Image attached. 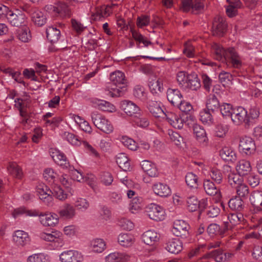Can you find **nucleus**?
Here are the masks:
<instances>
[{
	"label": "nucleus",
	"instance_id": "37",
	"mask_svg": "<svg viewBox=\"0 0 262 262\" xmlns=\"http://www.w3.org/2000/svg\"><path fill=\"white\" fill-rule=\"evenodd\" d=\"M154 192L160 196H167L171 193V190L169 187L163 183H157L152 187Z\"/></svg>",
	"mask_w": 262,
	"mask_h": 262
},
{
	"label": "nucleus",
	"instance_id": "5",
	"mask_svg": "<svg viewBox=\"0 0 262 262\" xmlns=\"http://www.w3.org/2000/svg\"><path fill=\"white\" fill-rule=\"evenodd\" d=\"M195 164L199 166V170L201 171L203 174L205 176H210L211 178L216 183L220 184L221 183L223 176L220 170L216 168L211 169L208 166L205 165L201 162H195Z\"/></svg>",
	"mask_w": 262,
	"mask_h": 262
},
{
	"label": "nucleus",
	"instance_id": "58",
	"mask_svg": "<svg viewBox=\"0 0 262 262\" xmlns=\"http://www.w3.org/2000/svg\"><path fill=\"white\" fill-rule=\"evenodd\" d=\"M90 207L89 201L82 198H78L75 201V207L81 212H85Z\"/></svg>",
	"mask_w": 262,
	"mask_h": 262
},
{
	"label": "nucleus",
	"instance_id": "54",
	"mask_svg": "<svg viewBox=\"0 0 262 262\" xmlns=\"http://www.w3.org/2000/svg\"><path fill=\"white\" fill-rule=\"evenodd\" d=\"M7 170L10 174L16 178L20 179L22 177L21 169L16 163H10L8 166Z\"/></svg>",
	"mask_w": 262,
	"mask_h": 262
},
{
	"label": "nucleus",
	"instance_id": "48",
	"mask_svg": "<svg viewBox=\"0 0 262 262\" xmlns=\"http://www.w3.org/2000/svg\"><path fill=\"white\" fill-rule=\"evenodd\" d=\"M61 136L64 140H67L73 145L79 146L81 144V142L77 136L69 132H62L61 133Z\"/></svg>",
	"mask_w": 262,
	"mask_h": 262
},
{
	"label": "nucleus",
	"instance_id": "27",
	"mask_svg": "<svg viewBox=\"0 0 262 262\" xmlns=\"http://www.w3.org/2000/svg\"><path fill=\"white\" fill-rule=\"evenodd\" d=\"M193 134L196 140L200 144L207 145L208 139L204 128L200 125H195L193 129Z\"/></svg>",
	"mask_w": 262,
	"mask_h": 262
},
{
	"label": "nucleus",
	"instance_id": "22",
	"mask_svg": "<svg viewBox=\"0 0 262 262\" xmlns=\"http://www.w3.org/2000/svg\"><path fill=\"white\" fill-rule=\"evenodd\" d=\"M32 21L36 26L41 27L43 26L47 21L46 14L36 8H33L30 12Z\"/></svg>",
	"mask_w": 262,
	"mask_h": 262
},
{
	"label": "nucleus",
	"instance_id": "17",
	"mask_svg": "<svg viewBox=\"0 0 262 262\" xmlns=\"http://www.w3.org/2000/svg\"><path fill=\"white\" fill-rule=\"evenodd\" d=\"M227 56L225 60L232 67L238 69L242 66V58L234 48H229L227 50Z\"/></svg>",
	"mask_w": 262,
	"mask_h": 262
},
{
	"label": "nucleus",
	"instance_id": "62",
	"mask_svg": "<svg viewBox=\"0 0 262 262\" xmlns=\"http://www.w3.org/2000/svg\"><path fill=\"white\" fill-rule=\"evenodd\" d=\"M168 134L171 141L176 145L180 146L182 143H184L183 138L178 132L169 130Z\"/></svg>",
	"mask_w": 262,
	"mask_h": 262
},
{
	"label": "nucleus",
	"instance_id": "6",
	"mask_svg": "<svg viewBox=\"0 0 262 262\" xmlns=\"http://www.w3.org/2000/svg\"><path fill=\"white\" fill-rule=\"evenodd\" d=\"M9 13L7 19L12 26L19 27L26 25L27 18L24 13L18 10L15 11L11 10Z\"/></svg>",
	"mask_w": 262,
	"mask_h": 262
},
{
	"label": "nucleus",
	"instance_id": "19",
	"mask_svg": "<svg viewBox=\"0 0 262 262\" xmlns=\"http://www.w3.org/2000/svg\"><path fill=\"white\" fill-rule=\"evenodd\" d=\"M59 216L67 220L74 219L76 215V210L74 206L70 203H66L62 205L58 211Z\"/></svg>",
	"mask_w": 262,
	"mask_h": 262
},
{
	"label": "nucleus",
	"instance_id": "34",
	"mask_svg": "<svg viewBox=\"0 0 262 262\" xmlns=\"http://www.w3.org/2000/svg\"><path fill=\"white\" fill-rule=\"evenodd\" d=\"M141 165L142 169L149 177H156L158 176V169L154 163L148 160H144L142 162Z\"/></svg>",
	"mask_w": 262,
	"mask_h": 262
},
{
	"label": "nucleus",
	"instance_id": "30",
	"mask_svg": "<svg viewBox=\"0 0 262 262\" xmlns=\"http://www.w3.org/2000/svg\"><path fill=\"white\" fill-rule=\"evenodd\" d=\"M204 189L208 195H215L217 200H220L221 199V194L219 189L210 180H206L204 181Z\"/></svg>",
	"mask_w": 262,
	"mask_h": 262
},
{
	"label": "nucleus",
	"instance_id": "3",
	"mask_svg": "<svg viewBox=\"0 0 262 262\" xmlns=\"http://www.w3.org/2000/svg\"><path fill=\"white\" fill-rule=\"evenodd\" d=\"M91 116L93 124L98 129L106 134H110L113 132V125L104 116L94 112L91 114Z\"/></svg>",
	"mask_w": 262,
	"mask_h": 262
},
{
	"label": "nucleus",
	"instance_id": "2",
	"mask_svg": "<svg viewBox=\"0 0 262 262\" xmlns=\"http://www.w3.org/2000/svg\"><path fill=\"white\" fill-rule=\"evenodd\" d=\"M110 79L112 83L107 88V94L113 97L120 96L126 90L124 74L120 71H116L110 74Z\"/></svg>",
	"mask_w": 262,
	"mask_h": 262
},
{
	"label": "nucleus",
	"instance_id": "45",
	"mask_svg": "<svg viewBox=\"0 0 262 262\" xmlns=\"http://www.w3.org/2000/svg\"><path fill=\"white\" fill-rule=\"evenodd\" d=\"M201 86L200 82L198 78L197 75L193 73L190 74L188 78V81L186 85V89H190L193 91H196Z\"/></svg>",
	"mask_w": 262,
	"mask_h": 262
},
{
	"label": "nucleus",
	"instance_id": "42",
	"mask_svg": "<svg viewBox=\"0 0 262 262\" xmlns=\"http://www.w3.org/2000/svg\"><path fill=\"white\" fill-rule=\"evenodd\" d=\"M211 256L217 262H224L229 260L232 256L231 253L225 252L221 250H215L212 252Z\"/></svg>",
	"mask_w": 262,
	"mask_h": 262
},
{
	"label": "nucleus",
	"instance_id": "52",
	"mask_svg": "<svg viewBox=\"0 0 262 262\" xmlns=\"http://www.w3.org/2000/svg\"><path fill=\"white\" fill-rule=\"evenodd\" d=\"M57 15L61 16H70L71 11L69 6L64 2H58L56 4Z\"/></svg>",
	"mask_w": 262,
	"mask_h": 262
},
{
	"label": "nucleus",
	"instance_id": "4",
	"mask_svg": "<svg viewBox=\"0 0 262 262\" xmlns=\"http://www.w3.org/2000/svg\"><path fill=\"white\" fill-rule=\"evenodd\" d=\"M39 237L42 240L52 243L54 249L61 247L63 245L62 233L58 231L51 233L41 232L39 234Z\"/></svg>",
	"mask_w": 262,
	"mask_h": 262
},
{
	"label": "nucleus",
	"instance_id": "13",
	"mask_svg": "<svg viewBox=\"0 0 262 262\" xmlns=\"http://www.w3.org/2000/svg\"><path fill=\"white\" fill-rule=\"evenodd\" d=\"M256 147L253 140L248 137H245L240 140L239 144V150L246 155L253 154L255 150Z\"/></svg>",
	"mask_w": 262,
	"mask_h": 262
},
{
	"label": "nucleus",
	"instance_id": "51",
	"mask_svg": "<svg viewBox=\"0 0 262 262\" xmlns=\"http://www.w3.org/2000/svg\"><path fill=\"white\" fill-rule=\"evenodd\" d=\"M221 105L216 96L214 95H210L208 96L206 101V108L212 112L218 110Z\"/></svg>",
	"mask_w": 262,
	"mask_h": 262
},
{
	"label": "nucleus",
	"instance_id": "35",
	"mask_svg": "<svg viewBox=\"0 0 262 262\" xmlns=\"http://www.w3.org/2000/svg\"><path fill=\"white\" fill-rule=\"evenodd\" d=\"M129 255L125 253L113 252L105 257L106 262H126L129 259Z\"/></svg>",
	"mask_w": 262,
	"mask_h": 262
},
{
	"label": "nucleus",
	"instance_id": "8",
	"mask_svg": "<svg viewBox=\"0 0 262 262\" xmlns=\"http://www.w3.org/2000/svg\"><path fill=\"white\" fill-rule=\"evenodd\" d=\"M36 191L39 199L48 206L53 204V198L51 194V190L43 183H39L36 186Z\"/></svg>",
	"mask_w": 262,
	"mask_h": 262
},
{
	"label": "nucleus",
	"instance_id": "50",
	"mask_svg": "<svg viewBox=\"0 0 262 262\" xmlns=\"http://www.w3.org/2000/svg\"><path fill=\"white\" fill-rule=\"evenodd\" d=\"M134 241V236L128 233H121L118 237V242L120 245L123 247L131 246Z\"/></svg>",
	"mask_w": 262,
	"mask_h": 262
},
{
	"label": "nucleus",
	"instance_id": "64",
	"mask_svg": "<svg viewBox=\"0 0 262 262\" xmlns=\"http://www.w3.org/2000/svg\"><path fill=\"white\" fill-rule=\"evenodd\" d=\"M219 78L220 81L224 86H227L232 83L233 76L228 72L222 71L219 74Z\"/></svg>",
	"mask_w": 262,
	"mask_h": 262
},
{
	"label": "nucleus",
	"instance_id": "49",
	"mask_svg": "<svg viewBox=\"0 0 262 262\" xmlns=\"http://www.w3.org/2000/svg\"><path fill=\"white\" fill-rule=\"evenodd\" d=\"M105 242L100 238H96L91 242L90 249L96 253H101L105 249Z\"/></svg>",
	"mask_w": 262,
	"mask_h": 262
},
{
	"label": "nucleus",
	"instance_id": "29",
	"mask_svg": "<svg viewBox=\"0 0 262 262\" xmlns=\"http://www.w3.org/2000/svg\"><path fill=\"white\" fill-rule=\"evenodd\" d=\"M9 210L10 212H12V215L15 219L21 215L37 216L38 215V211L36 210H26L24 208H19L14 209L13 207H10L9 208Z\"/></svg>",
	"mask_w": 262,
	"mask_h": 262
},
{
	"label": "nucleus",
	"instance_id": "23",
	"mask_svg": "<svg viewBox=\"0 0 262 262\" xmlns=\"http://www.w3.org/2000/svg\"><path fill=\"white\" fill-rule=\"evenodd\" d=\"M165 249L169 253L177 254L183 249V243L179 238H171L165 244Z\"/></svg>",
	"mask_w": 262,
	"mask_h": 262
},
{
	"label": "nucleus",
	"instance_id": "1",
	"mask_svg": "<svg viewBox=\"0 0 262 262\" xmlns=\"http://www.w3.org/2000/svg\"><path fill=\"white\" fill-rule=\"evenodd\" d=\"M233 112L231 118L233 123L236 125L245 123L249 126L254 123L259 115V112L255 107H251L248 112L244 107L238 106L234 108Z\"/></svg>",
	"mask_w": 262,
	"mask_h": 262
},
{
	"label": "nucleus",
	"instance_id": "60",
	"mask_svg": "<svg viewBox=\"0 0 262 262\" xmlns=\"http://www.w3.org/2000/svg\"><path fill=\"white\" fill-rule=\"evenodd\" d=\"M228 220L232 226H235L243 222L244 218L242 213L236 212L229 214L228 216Z\"/></svg>",
	"mask_w": 262,
	"mask_h": 262
},
{
	"label": "nucleus",
	"instance_id": "57",
	"mask_svg": "<svg viewBox=\"0 0 262 262\" xmlns=\"http://www.w3.org/2000/svg\"><path fill=\"white\" fill-rule=\"evenodd\" d=\"M2 71L9 76L17 82L25 85V82L23 80L22 77L20 76V73L18 71H14L11 68H5L2 69Z\"/></svg>",
	"mask_w": 262,
	"mask_h": 262
},
{
	"label": "nucleus",
	"instance_id": "47",
	"mask_svg": "<svg viewBox=\"0 0 262 262\" xmlns=\"http://www.w3.org/2000/svg\"><path fill=\"white\" fill-rule=\"evenodd\" d=\"M133 122L138 127L145 128L149 125V121L147 117L141 113L132 119Z\"/></svg>",
	"mask_w": 262,
	"mask_h": 262
},
{
	"label": "nucleus",
	"instance_id": "21",
	"mask_svg": "<svg viewBox=\"0 0 262 262\" xmlns=\"http://www.w3.org/2000/svg\"><path fill=\"white\" fill-rule=\"evenodd\" d=\"M148 108L152 115L156 118L164 119L168 111H165L164 106L157 101H151L149 102Z\"/></svg>",
	"mask_w": 262,
	"mask_h": 262
},
{
	"label": "nucleus",
	"instance_id": "44",
	"mask_svg": "<svg viewBox=\"0 0 262 262\" xmlns=\"http://www.w3.org/2000/svg\"><path fill=\"white\" fill-rule=\"evenodd\" d=\"M148 86L151 93L158 94L163 90V84L160 79L155 78L149 81Z\"/></svg>",
	"mask_w": 262,
	"mask_h": 262
},
{
	"label": "nucleus",
	"instance_id": "25",
	"mask_svg": "<svg viewBox=\"0 0 262 262\" xmlns=\"http://www.w3.org/2000/svg\"><path fill=\"white\" fill-rule=\"evenodd\" d=\"M168 123L173 127L177 129H181L183 127V116L173 112L168 111L165 118Z\"/></svg>",
	"mask_w": 262,
	"mask_h": 262
},
{
	"label": "nucleus",
	"instance_id": "41",
	"mask_svg": "<svg viewBox=\"0 0 262 262\" xmlns=\"http://www.w3.org/2000/svg\"><path fill=\"white\" fill-rule=\"evenodd\" d=\"M46 35L48 39L52 43L57 42L59 39L61 33L59 29L53 26L48 27L46 29Z\"/></svg>",
	"mask_w": 262,
	"mask_h": 262
},
{
	"label": "nucleus",
	"instance_id": "46",
	"mask_svg": "<svg viewBox=\"0 0 262 262\" xmlns=\"http://www.w3.org/2000/svg\"><path fill=\"white\" fill-rule=\"evenodd\" d=\"M200 120L204 124L211 125L214 123L213 116L210 111L203 109L200 112Z\"/></svg>",
	"mask_w": 262,
	"mask_h": 262
},
{
	"label": "nucleus",
	"instance_id": "55",
	"mask_svg": "<svg viewBox=\"0 0 262 262\" xmlns=\"http://www.w3.org/2000/svg\"><path fill=\"white\" fill-rule=\"evenodd\" d=\"M50 257L43 253L33 254L27 258V262H49Z\"/></svg>",
	"mask_w": 262,
	"mask_h": 262
},
{
	"label": "nucleus",
	"instance_id": "59",
	"mask_svg": "<svg viewBox=\"0 0 262 262\" xmlns=\"http://www.w3.org/2000/svg\"><path fill=\"white\" fill-rule=\"evenodd\" d=\"M229 207L232 210L241 211L243 208V202L241 198L236 196L230 200Z\"/></svg>",
	"mask_w": 262,
	"mask_h": 262
},
{
	"label": "nucleus",
	"instance_id": "10",
	"mask_svg": "<svg viewBox=\"0 0 262 262\" xmlns=\"http://www.w3.org/2000/svg\"><path fill=\"white\" fill-rule=\"evenodd\" d=\"M224 172L228 178L229 184L232 187L236 188L243 182V178L241 177L242 175L236 173L229 165H225L223 167Z\"/></svg>",
	"mask_w": 262,
	"mask_h": 262
},
{
	"label": "nucleus",
	"instance_id": "43",
	"mask_svg": "<svg viewBox=\"0 0 262 262\" xmlns=\"http://www.w3.org/2000/svg\"><path fill=\"white\" fill-rule=\"evenodd\" d=\"M116 163L123 171L129 170L130 164L126 155L124 153H119L116 156Z\"/></svg>",
	"mask_w": 262,
	"mask_h": 262
},
{
	"label": "nucleus",
	"instance_id": "40",
	"mask_svg": "<svg viewBox=\"0 0 262 262\" xmlns=\"http://www.w3.org/2000/svg\"><path fill=\"white\" fill-rule=\"evenodd\" d=\"M95 106L98 109L110 113H113L116 111V107L112 103L104 100H96L94 102Z\"/></svg>",
	"mask_w": 262,
	"mask_h": 262
},
{
	"label": "nucleus",
	"instance_id": "24",
	"mask_svg": "<svg viewBox=\"0 0 262 262\" xmlns=\"http://www.w3.org/2000/svg\"><path fill=\"white\" fill-rule=\"evenodd\" d=\"M113 6L114 5L103 6L96 8L94 11H92V18L95 20H99L110 16L112 13V8Z\"/></svg>",
	"mask_w": 262,
	"mask_h": 262
},
{
	"label": "nucleus",
	"instance_id": "28",
	"mask_svg": "<svg viewBox=\"0 0 262 262\" xmlns=\"http://www.w3.org/2000/svg\"><path fill=\"white\" fill-rule=\"evenodd\" d=\"M167 98L169 102L176 106L181 102L183 96L178 89L169 88L167 90Z\"/></svg>",
	"mask_w": 262,
	"mask_h": 262
},
{
	"label": "nucleus",
	"instance_id": "12",
	"mask_svg": "<svg viewBox=\"0 0 262 262\" xmlns=\"http://www.w3.org/2000/svg\"><path fill=\"white\" fill-rule=\"evenodd\" d=\"M61 262H81L83 259L82 254L79 251L69 250L63 251L59 255Z\"/></svg>",
	"mask_w": 262,
	"mask_h": 262
},
{
	"label": "nucleus",
	"instance_id": "56",
	"mask_svg": "<svg viewBox=\"0 0 262 262\" xmlns=\"http://www.w3.org/2000/svg\"><path fill=\"white\" fill-rule=\"evenodd\" d=\"M143 199L139 196H135L132 200L130 203L129 210L133 213H135L142 207Z\"/></svg>",
	"mask_w": 262,
	"mask_h": 262
},
{
	"label": "nucleus",
	"instance_id": "53",
	"mask_svg": "<svg viewBox=\"0 0 262 262\" xmlns=\"http://www.w3.org/2000/svg\"><path fill=\"white\" fill-rule=\"evenodd\" d=\"M51 194L61 201L66 200L68 196L60 186L56 183L53 184L52 185Z\"/></svg>",
	"mask_w": 262,
	"mask_h": 262
},
{
	"label": "nucleus",
	"instance_id": "15",
	"mask_svg": "<svg viewBox=\"0 0 262 262\" xmlns=\"http://www.w3.org/2000/svg\"><path fill=\"white\" fill-rule=\"evenodd\" d=\"M121 107L126 115L132 117V119L141 112L140 108L136 104L129 100L122 101Z\"/></svg>",
	"mask_w": 262,
	"mask_h": 262
},
{
	"label": "nucleus",
	"instance_id": "63",
	"mask_svg": "<svg viewBox=\"0 0 262 262\" xmlns=\"http://www.w3.org/2000/svg\"><path fill=\"white\" fill-rule=\"evenodd\" d=\"M185 181L190 187L196 188L198 185V177L192 172H188L185 176Z\"/></svg>",
	"mask_w": 262,
	"mask_h": 262
},
{
	"label": "nucleus",
	"instance_id": "26",
	"mask_svg": "<svg viewBox=\"0 0 262 262\" xmlns=\"http://www.w3.org/2000/svg\"><path fill=\"white\" fill-rule=\"evenodd\" d=\"M236 170L239 175L242 176L250 174L252 171V166L249 161L242 159L238 161L236 165Z\"/></svg>",
	"mask_w": 262,
	"mask_h": 262
},
{
	"label": "nucleus",
	"instance_id": "14",
	"mask_svg": "<svg viewBox=\"0 0 262 262\" xmlns=\"http://www.w3.org/2000/svg\"><path fill=\"white\" fill-rule=\"evenodd\" d=\"M50 156L54 161L63 169H68L70 167V163L63 152L57 149H51Z\"/></svg>",
	"mask_w": 262,
	"mask_h": 262
},
{
	"label": "nucleus",
	"instance_id": "11",
	"mask_svg": "<svg viewBox=\"0 0 262 262\" xmlns=\"http://www.w3.org/2000/svg\"><path fill=\"white\" fill-rule=\"evenodd\" d=\"M12 241L18 247H24L29 244L31 238L29 234L21 230L15 231L12 235Z\"/></svg>",
	"mask_w": 262,
	"mask_h": 262
},
{
	"label": "nucleus",
	"instance_id": "31",
	"mask_svg": "<svg viewBox=\"0 0 262 262\" xmlns=\"http://www.w3.org/2000/svg\"><path fill=\"white\" fill-rule=\"evenodd\" d=\"M211 52L215 59L224 60L227 56V50H225L220 45L213 42L211 45Z\"/></svg>",
	"mask_w": 262,
	"mask_h": 262
},
{
	"label": "nucleus",
	"instance_id": "38",
	"mask_svg": "<svg viewBox=\"0 0 262 262\" xmlns=\"http://www.w3.org/2000/svg\"><path fill=\"white\" fill-rule=\"evenodd\" d=\"M72 119L78 125L79 128L85 133L91 134L92 133V128L90 123L85 119L78 115H73Z\"/></svg>",
	"mask_w": 262,
	"mask_h": 262
},
{
	"label": "nucleus",
	"instance_id": "61",
	"mask_svg": "<svg viewBox=\"0 0 262 262\" xmlns=\"http://www.w3.org/2000/svg\"><path fill=\"white\" fill-rule=\"evenodd\" d=\"M190 74H187L185 71H179L177 74V79L179 85L183 89H186L187 82L188 81V78Z\"/></svg>",
	"mask_w": 262,
	"mask_h": 262
},
{
	"label": "nucleus",
	"instance_id": "18",
	"mask_svg": "<svg viewBox=\"0 0 262 262\" xmlns=\"http://www.w3.org/2000/svg\"><path fill=\"white\" fill-rule=\"evenodd\" d=\"M227 23L224 19L220 16L216 17L212 24V32L213 35L223 36L226 31Z\"/></svg>",
	"mask_w": 262,
	"mask_h": 262
},
{
	"label": "nucleus",
	"instance_id": "20",
	"mask_svg": "<svg viewBox=\"0 0 262 262\" xmlns=\"http://www.w3.org/2000/svg\"><path fill=\"white\" fill-rule=\"evenodd\" d=\"M41 224L44 226H55L58 223V215L54 213H39L38 215Z\"/></svg>",
	"mask_w": 262,
	"mask_h": 262
},
{
	"label": "nucleus",
	"instance_id": "16",
	"mask_svg": "<svg viewBox=\"0 0 262 262\" xmlns=\"http://www.w3.org/2000/svg\"><path fill=\"white\" fill-rule=\"evenodd\" d=\"M187 223L183 220H176L173 223L171 231L177 236H181L182 238L186 237L188 234Z\"/></svg>",
	"mask_w": 262,
	"mask_h": 262
},
{
	"label": "nucleus",
	"instance_id": "39",
	"mask_svg": "<svg viewBox=\"0 0 262 262\" xmlns=\"http://www.w3.org/2000/svg\"><path fill=\"white\" fill-rule=\"evenodd\" d=\"M222 159L226 161L234 162L236 159V154L234 150L230 147H225L220 152Z\"/></svg>",
	"mask_w": 262,
	"mask_h": 262
},
{
	"label": "nucleus",
	"instance_id": "36",
	"mask_svg": "<svg viewBox=\"0 0 262 262\" xmlns=\"http://www.w3.org/2000/svg\"><path fill=\"white\" fill-rule=\"evenodd\" d=\"M142 240L145 244L151 245L159 240L160 236L155 231L149 230L142 234Z\"/></svg>",
	"mask_w": 262,
	"mask_h": 262
},
{
	"label": "nucleus",
	"instance_id": "33",
	"mask_svg": "<svg viewBox=\"0 0 262 262\" xmlns=\"http://www.w3.org/2000/svg\"><path fill=\"white\" fill-rule=\"evenodd\" d=\"M242 3L239 0H233L229 2V5L225 6L227 15L232 17L237 15L238 9L242 7Z\"/></svg>",
	"mask_w": 262,
	"mask_h": 262
},
{
	"label": "nucleus",
	"instance_id": "32",
	"mask_svg": "<svg viewBox=\"0 0 262 262\" xmlns=\"http://www.w3.org/2000/svg\"><path fill=\"white\" fill-rule=\"evenodd\" d=\"M250 203L255 207L257 211L262 210V191H253L249 198Z\"/></svg>",
	"mask_w": 262,
	"mask_h": 262
},
{
	"label": "nucleus",
	"instance_id": "9",
	"mask_svg": "<svg viewBox=\"0 0 262 262\" xmlns=\"http://www.w3.org/2000/svg\"><path fill=\"white\" fill-rule=\"evenodd\" d=\"M204 7V1L203 0H182L180 9L184 12L191 11L192 12H200Z\"/></svg>",
	"mask_w": 262,
	"mask_h": 262
},
{
	"label": "nucleus",
	"instance_id": "7",
	"mask_svg": "<svg viewBox=\"0 0 262 262\" xmlns=\"http://www.w3.org/2000/svg\"><path fill=\"white\" fill-rule=\"evenodd\" d=\"M146 211L147 215L152 220L159 221L165 218V212L164 209L156 204H149L146 207Z\"/></svg>",
	"mask_w": 262,
	"mask_h": 262
}]
</instances>
